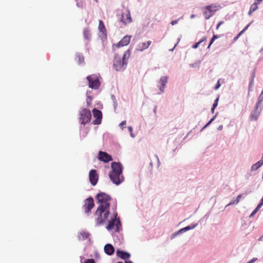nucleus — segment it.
<instances>
[{
  "label": "nucleus",
  "mask_w": 263,
  "mask_h": 263,
  "mask_svg": "<svg viewBox=\"0 0 263 263\" xmlns=\"http://www.w3.org/2000/svg\"><path fill=\"white\" fill-rule=\"evenodd\" d=\"M117 205L114 208V212L110 216V208H103L97 207L94 214V220L96 225L100 226L106 223L108 224L106 228L108 230L115 229L116 232H119L121 227L119 218H118V213L116 212Z\"/></svg>",
  "instance_id": "nucleus-1"
},
{
  "label": "nucleus",
  "mask_w": 263,
  "mask_h": 263,
  "mask_svg": "<svg viewBox=\"0 0 263 263\" xmlns=\"http://www.w3.org/2000/svg\"><path fill=\"white\" fill-rule=\"evenodd\" d=\"M111 167L112 170L109 173V178L114 183L119 185L124 180L122 166L120 163L114 162L111 164Z\"/></svg>",
  "instance_id": "nucleus-2"
},
{
  "label": "nucleus",
  "mask_w": 263,
  "mask_h": 263,
  "mask_svg": "<svg viewBox=\"0 0 263 263\" xmlns=\"http://www.w3.org/2000/svg\"><path fill=\"white\" fill-rule=\"evenodd\" d=\"M130 57V50L124 52L122 59L116 55L114 60V67L117 71L124 70L127 65L128 60Z\"/></svg>",
  "instance_id": "nucleus-3"
},
{
  "label": "nucleus",
  "mask_w": 263,
  "mask_h": 263,
  "mask_svg": "<svg viewBox=\"0 0 263 263\" xmlns=\"http://www.w3.org/2000/svg\"><path fill=\"white\" fill-rule=\"evenodd\" d=\"M96 199L97 202L99 204L98 207L103 208H110V201L111 200V198L109 195L102 192L98 193L96 196Z\"/></svg>",
  "instance_id": "nucleus-4"
},
{
  "label": "nucleus",
  "mask_w": 263,
  "mask_h": 263,
  "mask_svg": "<svg viewBox=\"0 0 263 263\" xmlns=\"http://www.w3.org/2000/svg\"><path fill=\"white\" fill-rule=\"evenodd\" d=\"M80 121L81 124H85L89 122L91 118L90 110L87 108L82 109L80 112Z\"/></svg>",
  "instance_id": "nucleus-5"
},
{
  "label": "nucleus",
  "mask_w": 263,
  "mask_h": 263,
  "mask_svg": "<svg viewBox=\"0 0 263 263\" xmlns=\"http://www.w3.org/2000/svg\"><path fill=\"white\" fill-rule=\"evenodd\" d=\"M87 79L88 81L89 87L95 89L99 87L100 83L98 76L96 74L90 75L87 77Z\"/></svg>",
  "instance_id": "nucleus-6"
},
{
  "label": "nucleus",
  "mask_w": 263,
  "mask_h": 263,
  "mask_svg": "<svg viewBox=\"0 0 263 263\" xmlns=\"http://www.w3.org/2000/svg\"><path fill=\"white\" fill-rule=\"evenodd\" d=\"M94 206L95 203L92 197H90L86 199L83 205L85 213L87 214H89Z\"/></svg>",
  "instance_id": "nucleus-7"
},
{
  "label": "nucleus",
  "mask_w": 263,
  "mask_h": 263,
  "mask_svg": "<svg viewBox=\"0 0 263 263\" xmlns=\"http://www.w3.org/2000/svg\"><path fill=\"white\" fill-rule=\"evenodd\" d=\"M93 116L95 119L93 120L92 123L93 124H100L101 123L102 118V112L97 109L96 108H94L92 110Z\"/></svg>",
  "instance_id": "nucleus-8"
},
{
  "label": "nucleus",
  "mask_w": 263,
  "mask_h": 263,
  "mask_svg": "<svg viewBox=\"0 0 263 263\" xmlns=\"http://www.w3.org/2000/svg\"><path fill=\"white\" fill-rule=\"evenodd\" d=\"M89 179L91 184L92 185H95L98 181V175L97 171L95 170H91L89 173Z\"/></svg>",
  "instance_id": "nucleus-9"
},
{
  "label": "nucleus",
  "mask_w": 263,
  "mask_h": 263,
  "mask_svg": "<svg viewBox=\"0 0 263 263\" xmlns=\"http://www.w3.org/2000/svg\"><path fill=\"white\" fill-rule=\"evenodd\" d=\"M99 159L105 163L108 162L112 160L111 155L106 152L100 151L99 153Z\"/></svg>",
  "instance_id": "nucleus-10"
},
{
  "label": "nucleus",
  "mask_w": 263,
  "mask_h": 263,
  "mask_svg": "<svg viewBox=\"0 0 263 263\" xmlns=\"http://www.w3.org/2000/svg\"><path fill=\"white\" fill-rule=\"evenodd\" d=\"M130 35L124 36L116 45V47L117 48H121L123 46L128 45L130 42Z\"/></svg>",
  "instance_id": "nucleus-11"
},
{
  "label": "nucleus",
  "mask_w": 263,
  "mask_h": 263,
  "mask_svg": "<svg viewBox=\"0 0 263 263\" xmlns=\"http://www.w3.org/2000/svg\"><path fill=\"white\" fill-rule=\"evenodd\" d=\"M120 21L125 25L132 22V19L129 11H127L126 13H123L122 14Z\"/></svg>",
  "instance_id": "nucleus-12"
},
{
  "label": "nucleus",
  "mask_w": 263,
  "mask_h": 263,
  "mask_svg": "<svg viewBox=\"0 0 263 263\" xmlns=\"http://www.w3.org/2000/svg\"><path fill=\"white\" fill-rule=\"evenodd\" d=\"M206 39H207L206 36H203L199 41L194 43L192 45V48L196 49L197 48L199 47V45H201L202 48H204L205 44V42L206 41Z\"/></svg>",
  "instance_id": "nucleus-13"
},
{
  "label": "nucleus",
  "mask_w": 263,
  "mask_h": 263,
  "mask_svg": "<svg viewBox=\"0 0 263 263\" xmlns=\"http://www.w3.org/2000/svg\"><path fill=\"white\" fill-rule=\"evenodd\" d=\"M98 29L100 32L102 33L103 35L102 37H106V30L103 22L102 20H99V24Z\"/></svg>",
  "instance_id": "nucleus-14"
},
{
  "label": "nucleus",
  "mask_w": 263,
  "mask_h": 263,
  "mask_svg": "<svg viewBox=\"0 0 263 263\" xmlns=\"http://www.w3.org/2000/svg\"><path fill=\"white\" fill-rule=\"evenodd\" d=\"M104 251L108 255H111L114 253L115 249L110 244H107L104 247Z\"/></svg>",
  "instance_id": "nucleus-15"
},
{
  "label": "nucleus",
  "mask_w": 263,
  "mask_h": 263,
  "mask_svg": "<svg viewBox=\"0 0 263 263\" xmlns=\"http://www.w3.org/2000/svg\"><path fill=\"white\" fill-rule=\"evenodd\" d=\"M117 255L123 259H128L130 256L129 253L119 250H118L117 251Z\"/></svg>",
  "instance_id": "nucleus-16"
},
{
  "label": "nucleus",
  "mask_w": 263,
  "mask_h": 263,
  "mask_svg": "<svg viewBox=\"0 0 263 263\" xmlns=\"http://www.w3.org/2000/svg\"><path fill=\"white\" fill-rule=\"evenodd\" d=\"M258 108H256V105H255L254 109L251 115V119L252 120H257L259 115H260V111L258 110Z\"/></svg>",
  "instance_id": "nucleus-17"
},
{
  "label": "nucleus",
  "mask_w": 263,
  "mask_h": 263,
  "mask_svg": "<svg viewBox=\"0 0 263 263\" xmlns=\"http://www.w3.org/2000/svg\"><path fill=\"white\" fill-rule=\"evenodd\" d=\"M168 78L167 77H162L160 80V82L161 84V86L160 87V89L162 92H164L165 86L167 83Z\"/></svg>",
  "instance_id": "nucleus-18"
},
{
  "label": "nucleus",
  "mask_w": 263,
  "mask_h": 263,
  "mask_svg": "<svg viewBox=\"0 0 263 263\" xmlns=\"http://www.w3.org/2000/svg\"><path fill=\"white\" fill-rule=\"evenodd\" d=\"M216 7V6H213L212 5H208L205 7V9L207 10L210 14H212V16L217 11V9H215Z\"/></svg>",
  "instance_id": "nucleus-19"
},
{
  "label": "nucleus",
  "mask_w": 263,
  "mask_h": 263,
  "mask_svg": "<svg viewBox=\"0 0 263 263\" xmlns=\"http://www.w3.org/2000/svg\"><path fill=\"white\" fill-rule=\"evenodd\" d=\"M83 35L84 38L89 41L91 39V34L89 29L88 28H85L83 30Z\"/></svg>",
  "instance_id": "nucleus-20"
},
{
  "label": "nucleus",
  "mask_w": 263,
  "mask_h": 263,
  "mask_svg": "<svg viewBox=\"0 0 263 263\" xmlns=\"http://www.w3.org/2000/svg\"><path fill=\"white\" fill-rule=\"evenodd\" d=\"M263 164V160L261 159L259 161L257 162L256 163L253 164L251 167V170L252 171H254L257 170L259 167H260Z\"/></svg>",
  "instance_id": "nucleus-21"
},
{
  "label": "nucleus",
  "mask_w": 263,
  "mask_h": 263,
  "mask_svg": "<svg viewBox=\"0 0 263 263\" xmlns=\"http://www.w3.org/2000/svg\"><path fill=\"white\" fill-rule=\"evenodd\" d=\"M152 42L151 41H148L147 42L142 43L139 44V48L141 49H146L148 48L149 46L151 44Z\"/></svg>",
  "instance_id": "nucleus-22"
},
{
  "label": "nucleus",
  "mask_w": 263,
  "mask_h": 263,
  "mask_svg": "<svg viewBox=\"0 0 263 263\" xmlns=\"http://www.w3.org/2000/svg\"><path fill=\"white\" fill-rule=\"evenodd\" d=\"M257 8H258V6H256V4H252L250 6V10L248 12V15H251L252 14V12H253L254 11L256 10L257 9Z\"/></svg>",
  "instance_id": "nucleus-23"
},
{
  "label": "nucleus",
  "mask_w": 263,
  "mask_h": 263,
  "mask_svg": "<svg viewBox=\"0 0 263 263\" xmlns=\"http://www.w3.org/2000/svg\"><path fill=\"white\" fill-rule=\"evenodd\" d=\"M80 239L82 240L87 239L89 236V234L88 232L84 231L80 232Z\"/></svg>",
  "instance_id": "nucleus-24"
},
{
  "label": "nucleus",
  "mask_w": 263,
  "mask_h": 263,
  "mask_svg": "<svg viewBox=\"0 0 263 263\" xmlns=\"http://www.w3.org/2000/svg\"><path fill=\"white\" fill-rule=\"evenodd\" d=\"M219 37V35H215V34H214L212 36V37L211 39L210 40V43H209V44L208 45V46L206 48V49H209L210 48V46H211V45L213 43V42H214V41L218 39V37Z\"/></svg>",
  "instance_id": "nucleus-25"
},
{
  "label": "nucleus",
  "mask_w": 263,
  "mask_h": 263,
  "mask_svg": "<svg viewBox=\"0 0 263 263\" xmlns=\"http://www.w3.org/2000/svg\"><path fill=\"white\" fill-rule=\"evenodd\" d=\"M241 196H242L241 195H238L236 199L232 200V201L228 204V205H231V204H237L239 202V200H240Z\"/></svg>",
  "instance_id": "nucleus-26"
},
{
  "label": "nucleus",
  "mask_w": 263,
  "mask_h": 263,
  "mask_svg": "<svg viewBox=\"0 0 263 263\" xmlns=\"http://www.w3.org/2000/svg\"><path fill=\"white\" fill-rule=\"evenodd\" d=\"M76 5L78 7L83 8L84 6V2L82 0H76Z\"/></svg>",
  "instance_id": "nucleus-27"
},
{
  "label": "nucleus",
  "mask_w": 263,
  "mask_h": 263,
  "mask_svg": "<svg viewBox=\"0 0 263 263\" xmlns=\"http://www.w3.org/2000/svg\"><path fill=\"white\" fill-rule=\"evenodd\" d=\"M203 15L206 20L209 19L212 16V14H210L208 11L203 12Z\"/></svg>",
  "instance_id": "nucleus-28"
},
{
  "label": "nucleus",
  "mask_w": 263,
  "mask_h": 263,
  "mask_svg": "<svg viewBox=\"0 0 263 263\" xmlns=\"http://www.w3.org/2000/svg\"><path fill=\"white\" fill-rule=\"evenodd\" d=\"M219 98H217L214 101V103L213 105V107L214 108H215L217 105H218V102Z\"/></svg>",
  "instance_id": "nucleus-29"
},
{
  "label": "nucleus",
  "mask_w": 263,
  "mask_h": 263,
  "mask_svg": "<svg viewBox=\"0 0 263 263\" xmlns=\"http://www.w3.org/2000/svg\"><path fill=\"white\" fill-rule=\"evenodd\" d=\"M190 229H191V227H185V228L180 230L178 232V233L182 232H184V231H185L186 230H190Z\"/></svg>",
  "instance_id": "nucleus-30"
},
{
  "label": "nucleus",
  "mask_w": 263,
  "mask_h": 263,
  "mask_svg": "<svg viewBox=\"0 0 263 263\" xmlns=\"http://www.w3.org/2000/svg\"><path fill=\"white\" fill-rule=\"evenodd\" d=\"M253 21L251 22L249 24H248L242 30V31L244 33L248 28V27L250 26V25L252 23Z\"/></svg>",
  "instance_id": "nucleus-31"
},
{
  "label": "nucleus",
  "mask_w": 263,
  "mask_h": 263,
  "mask_svg": "<svg viewBox=\"0 0 263 263\" xmlns=\"http://www.w3.org/2000/svg\"><path fill=\"white\" fill-rule=\"evenodd\" d=\"M243 32L242 30L234 37V40L236 41Z\"/></svg>",
  "instance_id": "nucleus-32"
},
{
  "label": "nucleus",
  "mask_w": 263,
  "mask_h": 263,
  "mask_svg": "<svg viewBox=\"0 0 263 263\" xmlns=\"http://www.w3.org/2000/svg\"><path fill=\"white\" fill-rule=\"evenodd\" d=\"M84 263H95L93 259H88Z\"/></svg>",
  "instance_id": "nucleus-33"
},
{
  "label": "nucleus",
  "mask_w": 263,
  "mask_h": 263,
  "mask_svg": "<svg viewBox=\"0 0 263 263\" xmlns=\"http://www.w3.org/2000/svg\"><path fill=\"white\" fill-rule=\"evenodd\" d=\"M180 18H178L177 20H173L172 21H171V24L172 25H175L176 24H177L178 22V21L179 20Z\"/></svg>",
  "instance_id": "nucleus-34"
},
{
  "label": "nucleus",
  "mask_w": 263,
  "mask_h": 263,
  "mask_svg": "<svg viewBox=\"0 0 263 263\" xmlns=\"http://www.w3.org/2000/svg\"><path fill=\"white\" fill-rule=\"evenodd\" d=\"M128 129L129 132L130 133V136L132 137H134V136L133 134V127L132 126H128Z\"/></svg>",
  "instance_id": "nucleus-35"
},
{
  "label": "nucleus",
  "mask_w": 263,
  "mask_h": 263,
  "mask_svg": "<svg viewBox=\"0 0 263 263\" xmlns=\"http://www.w3.org/2000/svg\"><path fill=\"white\" fill-rule=\"evenodd\" d=\"M215 119V117H213L212 119H211L208 122V123L204 126L203 128H205L206 127H207L208 125H209Z\"/></svg>",
  "instance_id": "nucleus-36"
},
{
  "label": "nucleus",
  "mask_w": 263,
  "mask_h": 263,
  "mask_svg": "<svg viewBox=\"0 0 263 263\" xmlns=\"http://www.w3.org/2000/svg\"><path fill=\"white\" fill-rule=\"evenodd\" d=\"M181 35H180V36L177 39V44H176L175 45V46L173 47V48H172L171 49L174 50V49H175V48H176V46H177V44L180 42V40H181Z\"/></svg>",
  "instance_id": "nucleus-37"
},
{
  "label": "nucleus",
  "mask_w": 263,
  "mask_h": 263,
  "mask_svg": "<svg viewBox=\"0 0 263 263\" xmlns=\"http://www.w3.org/2000/svg\"><path fill=\"white\" fill-rule=\"evenodd\" d=\"M223 23H224V22H223V21H220V22H219L217 24V26H216V29H218V28H219V27L220 26V25H221L222 24H223Z\"/></svg>",
  "instance_id": "nucleus-38"
},
{
  "label": "nucleus",
  "mask_w": 263,
  "mask_h": 263,
  "mask_svg": "<svg viewBox=\"0 0 263 263\" xmlns=\"http://www.w3.org/2000/svg\"><path fill=\"white\" fill-rule=\"evenodd\" d=\"M220 84L219 81H218L217 82V83L215 87V89H216V90L218 89L220 87Z\"/></svg>",
  "instance_id": "nucleus-39"
},
{
  "label": "nucleus",
  "mask_w": 263,
  "mask_h": 263,
  "mask_svg": "<svg viewBox=\"0 0 263 263\" xmlns=\"http://www.w3.org/2000/svg\"><path fill=\"white\" fill-rule=\"evenodd\" d=\"M262 0H255L254 3L253 4H256V6H257L258 4H259Z\"/></svg>",
  "instance_id": "nucleus-40"
},
{
  "label": "nucleus",
  "mask_w": 263,
  "mask_h": 263,
  "mask_svg": "<svg viewBox=\"0 0 263 263\" xmlns=\"http://www.w3.org/2000/svg\"><path fill=\"white\" fill-rule=\"evenodd\" d=\"M257 260L256 258H253L252 259H251L250 261H249L248 263H253Z\"/></svg>",
  "instance_id": "nucleus-41"
},
{
  "label": "nucleus",
  "mask_w": 263,
  "mask_h": 263,
  "mask_svg": "<svg viewBox=\"0 0 263 263\" xmlns=\"http://www.w3.org/2000/svg\"><path fill=\"white\" fill-rule=\"evenodd\" d=\"M126 121H122V122L120 124V125H120L121 127H122V126H123V125H124L126 124Z\"/></svg>",
  "instance_id": "nucleus-42"
},
{
  "label": "nucleus",
  "mask_w": 263,
  "mask_h": 263,
  "mask_svg": "<svg viewBox=\"0 0 263 263\" xmlns=\"http://www.w3.org/2000/svg\"><path fill=\"white\" fill-rule=\"evenodd\" d=\"M195 17V14H192L191 16H190V18H193Z\"/></svg>",
  "instance_id": "nucleus-43"
},
{
  "label": "nucleus",
  "mask_w": 263,
  "mask_h": 263,
  "mask_svg": "<svg viewBox=\"0 0 263 263\" xmlns=\"http://www.w3.org/2000/svg\"><path fill=\"white\" fill-rule=\"evenodd\" d=\"M214 109H215V108H214L213 107H212V108L211 109V111H212V113H214Z\"/></svg>",
  "instance_id": "nucleus-44"
},
{
  "label": "nucleus",
  "mask_w": 263,
  "mask_h": 263,
  "mask_svg": "<svg viewBox=\"0 0 263 263\" xmlns=\"http://www.w3.org/2000/svg\"><path fill=\"white\" fill-rule=\"evenodd\" d=\"M125 263H133V262L130 260H128V261H125Z\"/></svg>",
  "instance_id": "nucleus-45"
},
{
  "label": "nucleus",
  "mask_w": 263,
  "mask_h": 263,
  "mask_svg": "<svg viewBox=\"0 0 263 263\" xmlns=\"http://www.w3.org/2000/svg\"><path fill=\"white\" fill-rule=\"evenodd\" d=\"M87 104H88V106H89L90 105V102L87 101Z\"/></svg>",
  "instance_id": "nucleus-46"
},
{
  "label": "nucleus",
  "mask_w": 263,
  "mask_h": 263,
  "mask_svg": "<svg viewBox=\"0 0 263 263\" xmlns=\"http://www.w3.org/2000/svg\"><path fill=\"white\" fill-rule=\"evenodd\" d=\"M117 263H123V262H121V261H119V262H118Z\"/></svg>",
  "instance_id": "nucleus-47"
},
{
  "label": "nucleus",
  "mask_w": 263,
  "mask_h": 263,
  "mask_svg": "<svg viewBox=\"0 0 263 263\" xmlns=\"http://www.w3.org/2000/svg\"><path fill=\"white\" fill-rule=\"evenodd\" d=\"M174 236L176 235V234H173Z\"/></svg>",
  "instance_id": "nucleus-48"
},
{
  "label": "nucleus",
  "mask_w": 263,
  "mask_h": 263,
  "mask_svg": "<svg viewBox=\"0 0 263 263\" xmlns=\"http://www.w3.org/2000/svg\"><path fill=\"white\" fill-rule=\"evenodd\" d=\"M94 1H95V2H96L98 1V0H94Z\"/></svg>",
  "instance_id": "nucleus-49"
},
{
  "label": "nucleus",
  "mask_w": 263,
  "mask_h": 263,
  "mask_svg": "<svg viewBox=\"0 0 263 263\" xmlns=\"http://www.w3.org/2000/svg\"><path fill=\"white\" fill-rule=\"evenodd\" d=\"M261 49L263 50V48H262Z\"/></svg>",
  "instance_id": "nucleus-50"
},
{
  "label": "nucleus",
  "mask_w": 263,
  "mask_h": 263,
  "mask_svg": "<svg viewBox=\"0 0 263 263\" xmlns=\"http://www.w3.org/2000/svg\"><path fill=\"white\" fill-rule=\"evenodd\" d=\"M262 160H263V158L261 159Z\"/></svg>",
  "instance_id": "nucleus-51"
},
{
  "label": "nucleus",
  "mask_w": 263,
  "mask_h": 263,
  "mask_svg": "<svg viewBox=\"0 0 263 263\" xmlns=\"http://www.w3.org/2000/svg\"><path fill=\"white\" fill-rule=\"evenodd\" d=\"M262 237H263V235H262Z\"/></svg>",
  "instance_id": "nucleus-52"
}]
</instances>
